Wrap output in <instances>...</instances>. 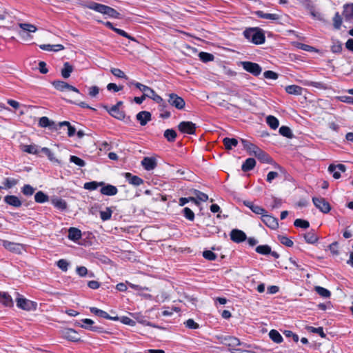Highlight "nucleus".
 <instances>
[{
    "label": "nucleus",
    "instance_id": "nucleus-1",
    "mask_svg": "<svg viewBox=\"0 0 353 353\" xmlns=\"http://www.w3.org/2000/svg\"><path fill=\"white\" fill-rule=\"evenodd\" d=\"M244 37L255 44H263L265 41L264 31L259 28H247L243 32Z\"/></svg>",
    "mask_w": 353,
    "mask_h": 353
},
{
    "label": "nucleus",
    "instance_id": "nucleus-2",
    "mask_svg": "<svg viewBox=\"0 0 353 353\" xmlns=\"http://www.w3.org/2000/svg\"><path fill=\"white\" fill-rule=\"evenodd\" d=\"M85 7L99 13L106 14L114 19L121 18V14L118 12L115 9L103 4H101L94 1H90L85 5Z\"/></svg>",
    "mask_w": 353,
    "mask_h": 353
},
{
    "label": "nucleus",
    "instance_id": "nucleus-3",
    "mask_svg": "<svg viewBox=\"0 0 353 353\" xmlns=\"http://www.w3.org/2000/svg\"><path fill=\"white\" fill-rule=\"evenodd\" d=\"M221 339V343L230 347V351L232 353H242L241 350L236 348V347L241 345H245V344L241 343L238 338L232 336H225Z\"/></svg>",
    "mask_w": 353,
    "mask_h": 353
},
{
    "label": "nucleus",
    "instance_id": "nucleus-4",
    "mask_svg": "<svg viewBox=\"0 0 353 353\" xmlns=\"http://www.w3.org/2000/svg\"><path fill=\"white\" fill-rule=\"evenodd\" d=\"M17 294V297L16 299L17 306L19 308H21L24 310L31 311L35 310L37 309V303L34 301L28 300L24 298L23 296L20 295L19 293Z\"/></svg>",
    "mask_w": 353,
    "mask_h": 353
},
{
    "label": "nucleus",
    "instance_id": "nucleus-5",
    "mask_svg": "<svg viewBox=\"0 0 353 353\" xmlns=\"http://www.w3.org/2000/svg\"><path fill=\"white\" fill-rule=\"evenodd\" d=\"M241 65L246 72L255 77H258L262 72V68L256 63L251 61H241Z\"/></svg>",
    "mask_w": 353,
    "mask_h": 353
},
{
    "label": "nucleus",
    "instance_id": "nucleus-6",
    "mask_svg": "<svg viewBox=\"0 0 353 353\" xmlns=\"http://www.w3.org/2000/svg\"><path fill=\"white\" fill-rule=\"evenodd\" d=\"M150 90L153 92V93H151L150 92V94H146V92L147 91H142L143 92V95L141 96V97H135L134 98V101L137 103V104H141L143 103V101L147 98H150L151 99H152L154 101H155L156 103H160L161 101H163V98L159 96V94H157L156 93V92L152 89L150 88Z\"/></svg>",
    "mask_w": 353,
    "mask_h": 353
},
{
    "label": "nucleus",
    "instance_id": "nucleus-7",
    "mask_svg": "<svg viewBox=\"0 0 353 353\" xmlns=\"http://www.w3.org/2000/svg\"><path fill=\"white\" fill-rule=\"evenodd\" d=\"M81 321L84 323V325L81 324L79 322H77L75 325L77 326L81 327L85 330H88L92 332H96L98 333H103L105 332L103 327L97 325H93L94 321L90 319H83Z\"/></svg>",
    "mask_w": 353,
    "mask_h": 353
},
{
    "label": "nucleus",
    "instance_id": "nucleus-8",
    "mask_svg": "<svg viewBox=\"0 0 353 353\" xmlns=\"http://www.w3.org/2000/svg\"><path fill=\"white\" fill-rule=\"evenodd\" d=\"M168 97V101L172 107L180 110L185 108V102L182 97L174 93L169 94Z\"/></svg>",
    "mask_w": 353,
    "mask_h": 353
},
{
    "label": "nucleus",
    "instance_id": "nucleus-9",
    "mask_svg": "<svg viewBox=\"0 0 353 353\" xmlns=\"http://www.w3.org/2000/svg\"><path fill=\"white\" fill-rule=\"evenodd\" d=\"M312 201L315 207L323 213H328L331 210L330 203L323 197H313Z\"/></svg>",
    "mask_w": 353,
    "mask_h": 353
},
{
    "label": "nucleus",
    "instance_id": "nucleus-10",
    "mask_svg": "<svg viewBox=\"0 0 353 353\" xmlns=\"http://www.w3.org/2000/svg\"><path fill=\"white\" fill-rule=\"evenodd\" d=\"M179 130L183 134H194L196 133V124L191 121H181L178 125Z\"/></svg>",
    "mask_w": 353,
    "mask_h": 353
},
{
    "label": "nucleus",
    "instance_id": "nucleus-11",
    "mask_svg": "<svg viewBox=\"0 0 353 353\" xmlns=\"http://www.w3.org/2000/svg\"><path fill=\"white\" fill-rule=\"evenodd\" d=\"M52 85L54 88L61 92H63L65 90L79 93V90L74 86L70 85L65 81L57 80L52 82Z\"/></svg>",
    "mask_w": 353,
    "mask_h": 353
},
{
    "label": "nucleus",
    "instance_id": "nucleus-12",
    "mask_svg": "<svg viewBox=\"0 0 353 353\" xmlns=\"http://www.w3.org/2000/svg\"><path fill=\"white\" fill-rule=\"evenodd\" d=\"M327 170L332 174L334 179H339L341 177V172H345L346 171V166L342 163L337 165L330 164Z\"/></svg>",
    "mask_w": 353,
    "mask_h": 353
},
{
    "label": "nucleus",
    "instance_id": "nucleus-13",
    "mask_svg": "<svg viewBox=\"0 0 353 353\" xmlns=\"http://www.w3.org/2000/svg\"><path fill=\"white\" fill-rule=\"evenodd\" d=\"M102 107L107 110V112L114 118L118 120H124L125 117V114L124 111L120 110V108H117V106H112L110 108L106 105H103Z\"/></svg>",
    "mask_w": 353,
    "mask_h": 353
},
{
    "label": "nucleus",
    "instance_id": "nucleus-14",
    "mask_svg": "<svg viewBox=\"0 0 353 353\" xmlns=\"http://www.w3.org/2000/svg\"><path fill=\"white\" fill-rule=\"evenodd\" d=\"M39 126L41 128H48L52 131L59 130V123H55L54 121L50 120L47 117H42L39 119Z\"/></svg>",
    "mask_w": 353,
    "mask_h": 353
},
{
    "label": "nucleus",
    "instance_id": "nucleus-15",
    "mask_svg": "<svg viewBox=\"0 0 353 353\" xmlns=\"http://www.w3.org/2000/svg\"><path fill=\"white\" fill-rule=\"evenodd\" d=\"M230 239L234 243H241L247 239L245 233L238 229H233L230 234Z\"/></svg>",
    "mask_w": 353,
    "mask_h": 353
},
{
    "label": "nucleus",
    "instance_id": "nucleus-16",
    "mask_svg": "<svg viewBox=\"0 0 353 353\" xmlns=\"http://www.w3.org/2000/svg\"><path fill=\"white\" fill-rule=\"evenodd\" d=\"M261 221L268 228L275 230L279 226L278 219L267 213L261 216Z\"/></svg>",
    "mask_w": 353,
    "mask_h": 353
},
{
    "label": "nucleus",
    "instance_id": "nucleus-17",
    "mask_svg": "<svg viewBox=\"0 0 353 353\" xmlns=\"http://www.w3.org/2000/svg\"><path fill=\"white\" fill-rule=\"evenodd\" d=\"M90 311L93 314H94L97 316H99L101 318L105 319H109V320H112V321H119V316H112L109 315L105 311H103V310L99 309L97 307H90Z\"/></svg>",
    "mask_w": 353,
    "mask_h": 353
},
{
    "label": "nucleus",
    "instance_id": "nucleus-18",
    "mask_svg": "<svg viewBox=\"0 0 353 353\" xmlns=\"http://www.w3.org/2000/svg\"><path fill=\"white\" fill-rule=\"evenodd\" d=\"M141 164L145 170L150 171L157 167V159L154 157H145L141 161Z\"/></svg>",
    "mask_w": 353,
    "mask_h": 353
},
{
    "label": "nucleus",
    "instance_id": "nucleus-19",
    "mask_svg": "<svg viewBox=\"0 0 353 353\" xmlns=\"http://www.w3.org/2000/svg\"><path fill=\"white\" fill-rule=\"evenodd\" d=\"M253 153L254 156L262 163H272V159L270 157V156L266 153L265 152L263 151L259 148L256 149V150H253Z\"/></svg>",
    "mask_w": 353,
    "mask_h": 353
},
{
    "label": "nucleus",
    "instance_id": "nucleus-20",
    "mask_svg": "<svg viewBox=\"0 0 353 353\" xmlns=\"http://www.w3.org/2000/svg\"><path fill=\"white\" fill-rule=\"evenodd\" d=\"M63 336L65 339L72 342H78L80 341L77 332L72 328L65 329L63 331Z\"/></svg>",
    "mask_w": 353,
    "mask_h": 353
},
{
    "label": "nucleus",
    "instance_id": "nucleus-21",
    "mask_svg": "<svg viewBox=\"0 0 353 353\" xmlns=\"http://www.w3.org/2000/svg\"><path fill=\"white\" fill-rule=\"evenodd\" d=\"M243 205L249 208L254 214H260L263 216L267 211L262 207L254 204L252 201H244Z\"/></svg>",
    "mask_w": 353,
    "mask_h": 353
},
{
    "label": "nucleus",
    "instance_id": "nucleus-22",
    "mask_svg": "<svg viewBox=\"0 0 353 353\" xmlns=\"http://www.w3.org/2000/svg\"><path fill=\"white\" fill-rule=\"evenodd\" d=\"M137 119L139 121L141 125H145L148 121H151L152 115L148 111H141L136 115Z\"/></svg>",
    "mask_w": 353,
    "mask_h": 353
},
{
    "label": "nucleus",
    "instance_id": "nucleus-23",
    "mask_svg": "<svg viewBox=\"0 0 353 353\" xmlns=\"http://www.w3.org/2000/svg\"><path fill=\"white\" fill-rule=\"evenodd\" d=\"M100 192L103 195L114 196L117 194L118 190L116 186L107 184L102 185V188L100 190Z\"/></svg>",
    "mask_w": 353,
    "mask_h": 353
},
{
    "label": "nucleus",
    "instance_id": "nucleus-24",
    "mask_svg": "<svg viewBox=\"0 0 353 353\" xmlns=\"http://www.w3.org/2000/svg\"><path fill=\"white\" fill-rule=\"evenodd\" d=\"M125 177L130 184L134 186H139L143 183V180L141 178L130 172L125 173Z\"/></svg>",
    "mask_w": 353,
    "mask_h": 353
},
{
    "label": "nucleus",
    "instance_id": "nucleus-25",
    "mask_svg": "<svg viewBox=\"0 0 353 353\" xmlns=\"http://www.w3.org/2000/svg\"><path fill=\"white\" fill-rule=\"evenodd\" d=\"M82 233L81 231L74 227H71L68 229V237L70 240L77 242L81 238Z\"/></svg>",
    "mask_w": 353,
    "mask_h": 353
},
{
    "label": "nucleus",
    "instance_id": "nucleus-26",
    "mask_svg": "<svg viewBox=\"0 0 353 353\" xmlns=\"http://www.w3.org/2000/svg\"><path fill=\"white\" fill-rule=\"evenodd\" d=\"M4 201L11 206L19 208L22 205L21 201L14 195H7L4 197Z\"/></svg>",
    "mask_w": 353,
    "mask_h": 353
},
{
    "label": "nucleus",
    "instance_id": "nucleus-27",
    "mask_svg": "<svg viewBox=\"0 0 353 353\" xmlns=\"http://www.w3.org/2000/svg\"><path fill=\"white\" fill-rule=\"evenodd\" d=\"M3 247L12 252L14 253H20L21 252V245L19 243H16L14 242H10L9 241L4 240L3 241Z\"/></svg>",
    "mask_w": 353,
    "mask_h": 353
},
{
    "label": "nucleus",
    "instance_id": "nucleus-28",
    "mask_svg": "<svg viewBox=\"0 0 353 353\" xmlns=\"http://www.w3.org/2000/svg\"><path fill=\"white\" fill-rule=\"evenodd\" d=\"M343 16L345 21H351L353 19V3H345L343 6Z\"/></svg>",
    "mask_w": 353,
    "mask_h": 353
},
{
    "label": "nucleus",
    "instance_id": "nucleus-29",
    "mask_svg": "<svg viewBox=\"0 0 353 353\" xmlns=\"http://www.w3.org/2000/svg\"><path fill=\"white\" fill-rule=\"evenodd\" d=\"M285 90L290 94L299 96L302 94L303 88L297 85H290L285 88Z\"/></svg>",
    "mask_w": 353,
    "mask_h": 353
},
{
    "label": "nucleus",
    "instance_id": "nucleus-30",
    "mask_svg": "<svg viewBox=\"0 0 353 353\" xmlns=\"http://www.w3.org/2000/svg\"><path fill=\"white\" fill-rule=\"evenodd\" d=\"M254 14L257 16L259 18L265 19L269 20H278L279 19V16L277 14H271V13H265L261 10H257L254 12Z\"/></svg>",
    "mask_w": 353,
    "mask_h": 353
},
{
    "label": "nucleus",
    "instance_id": "nucleus-31",
    "mask_svg": "<svg viewBox=\"0 0 353 353\" xmlns=\"http://www.w3.org/2000/svg\"><path fill=\"white\" fill-rule=\"evenodd\" d=\"M73 70V66L69 62H65L63 63V67L61 70L62 77L63 79L69 78Z\"/></svg>",
    "mask_w": 353,
    "mask_h": 353
},
{
    "label": "nucleus",
    "instance_id": "nucleus-32",
    "mask_svg": "<svg viewBox=\"0 0 353 353\" xmlns=\"http://www.w3.org/2000/svg\"><path fill=\"white\" fill-rule=\"evenodd\" d=\"M0 303H2L6 307H11L13 305L12 299L7 292H0Z\"/></svg>",
    "mask_w": 353,
    "mask_h": 353
},
{
    "label": "nucleus",
    "instance_id": "nucleus-33",
    "mask_svg": "<svg viewBox=\"0 0 353 353\" xmlns=\"http://www.w3.org/2000/svg\"><path fill=\"white\" fill-rule=\"evenodd\" d=\"M256 165V160L254 158H248L242 164L241 170L243 172H249L254 169Z\"/></svg>",
    "mask_w": 353,
    "mask_h": 353
},
{
    "label": "nucleus",
    "instance_id": "nucleus-34",
    "mask_svg": "<svg viewBox=\"0 0 353 353\" xmlns=\"http://www.w3.org/2000/svg\"><path fill=\"white\" fill-rule=\"evenodd\" d=\"M52 204L57 209L64 210L67 208V203L61 198H53L51 200Z\"/></svg>",
    "mask_w": 353,
    "mask_h": 353
},
{
    "label": "nucleus",
    "instance_id": "nucleus-35",
    "mask_svg": "<svg viewBox=\"0 0 353 353\" xmlns=\"http://www.w3.org/2000/svg\"><path fill=\"white\" fill-rule=\"evenodd\" d=\"M41 148L38 145H23V151L28 154H39Z\"/></svg>",
    "mask_w": 353,
    "mask_h": 353
},
{
    "label": "nucleus",
    "instance_id": "nucleus-36",
    "mask_svg": "<svg viewBox=\"0 0 353 353\" xmlns=\"http://www.w3.org/2000/svg\"><path fill=\"white\" fill-rule=\"evenodd\" d=\"M40 48L46 50V51H54L58 52L64 49V46L61 44H56V45H50V44H43L41 45Z\"/></svg>",
    "mask_w": 353,
    "mask_h": 353
},
{
    "label": "nucleus",
    "instance_id": "nucleus-37",
    "mask_svg": "<svg viewBox=\"0 0 353 353\" xmlns=\"http://www.w3.org/2000/svg\"><path fill=\"white\" fill-rule=\"evenodd\" d=\"M63 126L68 127V136L71 137L74 135L76 132V129L74 126L71 125L70 122L64 121L59 123V130H60Z\"/></svg>",
    "mask_w": 353,
    "mask_h": 353
},
{
    "label": "nucleus",
    "instance_id": "nucleus-38",
    "mask_svg": "<svg viewBox=\"0 0 353 353\" xmlns=\"http://www.w3.org/2000/svg\"><path fill=\"white\" fill-rule=\"evenodd\" d=\"M76 272L81 277H84L87 275H88L89 277L94 276V274L92 272H88L87 268L85 266H77Z\"/></svg>",
    "mask_w": 353,
    "mask_h": 353
},
{
    "label": "nucleus",
    "instance_id": "nucleus-39",
    "mask_svg": "<svg viewBox=\"0 0 353 353\" xmlns=\"http://www.w3.org/2000/svg\"><path fill=\"white\" fill-rule=\"evenodd\" d=\"M223 142L226 150H231L233 147H236L238 145V141L234 138L225 137L223 139Z\"/></svg>",
    "mask_w": 353,
    "mask_h": 353
},
{
    "label": "nucleus",
    "instance_id": "nucleus-40",
    "mask_svg": "<svg viewBox=\"0 0 353 353\" xmlns=\"http://www.w3.org/2000/svg\"><path fill=\"white\" fill-rule=\"evenodd\" d=\"M163 136L168 142H174L177 137V134L173 129H167L165 130Z\"/></svg>",
    "mask_w": 353,
    "mask_h": 353
},
{
    "label": "nucleus",
    "instance_id": "nucleus-41",
    "mask_svg": "<svg viewBox=\"0 0 353 353\" xmlns=\"http://www.w3.org/2000/svg\"><path fill=\"white\" fill-rule=\"evenodd\" d=\"M266 123L273 130H276L279 125L278 119L272 115H269L266 117Z\"/></svg>",
    "mask_w": 353,
    "mask_h": 353
},
{
    "label": "nucleus",
    "instance_id": "nucleus-42",
    "mask_svg": "<svg viewBox=\"0 0 353 353\" xmlns=\"http://www.w3.org/2000/svg\"><path fill=\"white\" fill-rule=\"evenodd\" d=\"M269 336L272 341L276 343H281L283 341V337L281 334L276 330H272L269 332Z\"/></svg>",
    "mask_w": 353,
    "mask_h": 353
},
{
    "label": "nucleus",
    "instance_id": "nucleus-43",
    "mask_svg": "<svg viewBox=\"0 0 353 353\" xmlns=\"http://www.w3.org/2000/svg\"><path fill=\"white\" fill-rule=\"evenodd\" d=\"M103 185V182L90 181L85 183L83 185V188L92 191L97 190L98 187L102 186Z\"/></svg>",
    "mask_w": 353,
    "mask_h": 353
},
{
    "label": "nucleus",
    "instance_id": "nucleus-44",
    "mask_svg": "<svg viewBox=\"0 0 353 353\" xmlns=\"http://www.w3.org/2000/svg\"><path fill=\"white\" fill-rule=\"evenodd\" d=\"M34 200L38 203H43L48 201L49 196L42 191H39L34 195Z\"/></svg>",
    "mask_w": 353,
    "mask_h": 353
},
{
    "label": "nucleus",
    "instance_id": "nucleus-45",
    "mask_svg": "<svg viewBox=\"0 0 353 353\" xmlns=\"http://www.w3.org/2000/svg\"><path fill=\"white\" fill-rule=\"evenodd\" d=\"M304 239L307 243L310 244H314L318 241V237L313 231L305 234Z\"/></svg>",
    "mask_w": 353,
    "mask_h": 353
},
{
    "label": "nucleus",
    "instance_id": "nucleus-46",
    "mask_svg": "<svg viewBox=\"0 0 353 353\" xmlns=\"http://www.w3.org/2000/svg\"><path fill=\"white\" fill-rule=\"evenodd\" d=\"M128 85L129 86L133 85H134L137 88H138L139 90L141 91H148V92H150L151 93H153L151 90H150V88L145 85H143L139 82H137L134 80H131L130 81H128Z\"/></svg>",
    "mask_w": 353,
    "mask_h": 353
},
{
    "label": "nucleus",
    "instance_id": "nucleus-47",
    "mask_svg": "<svg viewBox=\"0 0 353 353\" xmlns=\"http://www.w3.org/2000/svg\"><path fill=\"white\" fill-rule=\"evenodd\" d=\"M255 251L262 255H268L271 253V247L268 245H261L256 248Z\"/></svg>",
    "mask_w": 353,
    "mask_h": 353
},
{
    "label": "nucleus",
    "instance_id": "nucleus-48",
    "mask_svg": "<svg viewBox=\"0 0 353 353\" xmlns=\"http://www.w3.org/2000/svg\"><path fill=\"white\" fill-rule=\"evenodd\" d=\"M314 290L319 295L323 298H329L331 296V292L323 287L316 286Z\"/></svg>",
    "mask_w": 353,
    "mask_h": 353
},
{
    "label": "nucleus",
    "instance_id": "nucleus-49",
    "mask_svg": "<svg viewBox=\"0 0 353 353\" xmlns=\"http://www.w3.org/2000/svg\"><path fill=\"white\" fill-rule=\"evenodd\" d=\"M40 152H43L46 155L48 159L52 162H58V160L55 158L54 153L48 148H41Z\"/></svg>",
    "mask_w": 353,
    "mask_h": 353
},
{
    "label": "nucleus",
    "instance_id": "nucleus-50",
    "mask_svg": "<svg viewBox=\"0 0 353 353\" xmlns=\"http://www.w3.org/2000/svg\"><path fill=\"white\" fill-rule=\"evenodd\" d=\"M279 133L281 135H282L286 138L291 139L293 137V134H292L291 129L289 127L285 126V125H282L279 128Z\"/></svg>",
    "mask_w": 353,
    "mask_h": 353
},
{
    "label": "nucleus",
    "instance_id": "nucleus-51",
    "mask_svg": "<svg viewBox=\"0 0 353 353\" xmlns=\"http://www.w3.org/2000/svg\"><path fill=\"white\" fill-rule=\"evenodd\" d=\"M199 57L200 60L204 63L212 61L214 59V57L212 54L205 52H201L199 54Z\"/></svg>",
    "mask_w": 353,
    "mask_h": 353
},
{
    "label": "nucleus",
    "instance_id": "nucleus-52",
    "mask_svg": "<svg viewBox=\"0 0 353 353\" xmlns=\"http://www.w3.org/2000/svg\"><path fill=\"white\" fill-rule=\"evenodd\" d=\"M19 26L20 28H21V30L23 31V33L26 32H34L37 30L35 26L30 23H19Z\"/></svg>",
    "mask_w": 353,
    "mask_h": 353
},
{
    "label": "nucleus",
    "instance_id": "nucleus-53",
    "mask_svg": "<svg viewBox=\"0 0 353 353\" xmlns=\"http://www.w3.org/2000/svg\"><path fill=\"white\" fill-rule=\"evenodd\" d=\"M241 143L243 145V147L247 150H248L250 153L252 152L253 153V150H256V149L259 148V147H257L256 145H255L254 144L250 143L249 141L248 140H245V139H241Z\"/></svg>",
    "mask_w": 353,
    "mask_h": 353
},
{
    "label": "nucleus",
    "instance_id": "nucleus-54",
    "mask_svg": "<svg viewBox=\"0 0 353 353\" xmlns=\"http://www.w3.org/2000/svg\"><path fill=\"white\" fill-rule=\"evenodd\" d=\"M307 330L310 332L318 334L322 338L326 337V334H325L323 328L322 327H314L309 326L307 327Z\"/></svg>",
    "mask_w": 353,
    "mask_h": 353
},
{
    "label": "nucleus",
    "instance_id": "nucleus-55",
    "mask_svg": "<svg viewBox=\"0 0 353 353\" xmlns=\"http://www.w3.org/2000/svg\"><path fill=\"white\" fill-rule=\"evenodd\" d=\"M294 225L295 227L307 229L310 227V223L304 219H297L294 221Z\"/></svg>",
    "mask_w": 353,
    "mask_h": 353
},
{
    "label": "nucleus",
    "instance_id": "nucleus-56",
    "mask_svg": "<svg viewBox=\"0 0 353 353\" xmlns=\"http://www.w3.org/2000/svg\"><path fill=\"white\" fill-rule=\"evenodd\" d=\"M35 191V189L29 184L24 185L21 188V192L25 196H32Z\"/></svg>",
    "mask_w": 353,
    "mask_h": 353
},
{
    "label": "nucleus",
    "instance_id": "nucleus-57",
    "mask_svg": "<svg viewBox=\"0 0 353 353\" xmlns=\"http://www.w3.org/2000/svg\"><path fill=\"white\" fill-rule=\"evenodd\" d=\"M278 239L281 243H282L283 245H284L287 247L291 248L294 245L293 241L290 239H289L288 237H287L285 236L279 235Z\"/></svg>",
    "mask_w": 353,
    "mask_h": 353
},
{
    "label": "nucleus",
    "instance_id": "nucleus-58",
    "mask_svg": "<svg viewBox=\"0 0 353 353\" xmlns=\"http://www.w3.org/2000/svg\"><path fill=\"white\" fill-rule=\"evenodd\" d=\"M182 213L188 220L191 221L194 220V213L190 208L188 207L184 208L182 210Z\"/></svg>",
    "mask_w": 353,
    "mask_h": 353
},
{
    "label": "nucleus",
    "instance_id": "nucleus-59",
    "mask_svg": "<svg viewBox=\"0 0 353 353\" xmlns=\"http://www.w3.org/2000/svg\"><path fill=\"white\" fill-rule=\"evenodd\" d=\"M57 267L63 272H67L70 263L66 259H60L57 262Z\"/></svg>",
    "mask_w": 353,
    "mask_h": 353
},
{
    "label": "nucleus",
    "instance_id": "nucleus-60",
    "mask_svg": "<svg viewBox=\"0 0 353 353\" xmlns=\"http://www.w3.org/2000/svg\"><path fill=\"white\" fill-rule=\"evenodd\" d=\"M342 24V18L339 12H336L333 18V26L335 29L339 30Z\"/></svg>",
    "mask_w": 353,
    "mask_h": 353
},
{
    "label": "nucleus",
    "instance_id": "nucleus-61",
    "mask_svg": "<svg viewBox=\"0 0 353 353\" xmlns=\"http://www.w3.org/2000/svg\"><path fill=\"white\" fill-rule=\"evenodd\" d=\"M299 2L303 6H304L310 12L311 14L314 16V6L310 0H299Z\"/></svg>",
    "mask_w": 353,
    "mask_h": 353
},
{
    "label": "nucleus",
    "instance_id": "nucleus-62",
    "mask_svg": "<svg viewBox=\"0 0 353 353\" xmlns=\"http://www.w3.org/2000/svg\"><path fill=\"white\" fill-rule=\"evenodd\" d=\"M112 214V210L110 208H106V210L105 211L100 212V217L103 221H108L110 219Z\"/></svg>",
    "mask_w": 353,
    "mask_h": 353
},
{
    "label": "nucleus",
    "instance_id": "nucleus-63",
    "mask_svg": "<svg viewBox=\"0 0 353 353\" xmlns=\"http://www.w3.org/2000/svg\"><path fill=\"white\" fill-rule=\"evenodd\" d=\"M193 193L196 196L198 201L205 202L208 199V196L206 194L198 190H193Z\"/></svg>",
    "mask_w": 353,
    "mask_h": 353
},
{
    "label": "nucleus",
    "instance_id": "nucleus-64",
    "mask_svg": "<svg viewBox=\"0 0 353 353\" xmlns=\"http://www.w3.org/2000/svg\"><path fill=\"white\" fill-rule=\"evenodd\" d=\"M70 161L79 167H83L85 165V161L77 156L71 155L70 157Z\"/></svg>",
    "mask_w": 353,
    "mask_h": 353
}]
</instances>
